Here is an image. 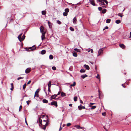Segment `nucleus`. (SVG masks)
I'll return each instance as SVG.
<instances>
[{"label": "nucleus", "instance_id": "f257e3e1", "mask_svg": "<svg viewBox=\"0 0 131 131\" xmlns=\"http://www.w3.org/2000/svg\"><path fill=\"white\" fill-rule=\"evenodd\" d=\"M39 122V125L40 126L41 125L42 128L44 130L45 129L46 126L48 124V123L45 120H44L42 122V121L41 119L40 118H39L37 121V122Z\"/></svg>", "mask_w": 131, "mask_h": 131}, {"label": "nucleus", "instance_id": "f03ea898", "mask_svg": "<svg viewBox=\"0 0 131 131\" xmlns=\"http://www.w3.org/2000/svg\"><path fill=\"white\" fill-rule=\"evenodd\" d=\"M97 2H101V5H107L108 3V2L106 0H97Z\"/></svg>", "mask_w": 131, "mask_h": 131}, {"label": "nucleus", "instance_id": "7ed1b4c3", "mask_svg": "<svg viewBox=\"0 0 131 131\" xmlns=\"http://www.w3.org/2000/svg\"><path fill=\"white\" fill-rule=\"evenodd\" d=\"M36 48V47L35 46H33L32 47H29L28 48H25V49H26V50L27 51H30V50H29V49H30L31 50H35Z\"/></svg>", "mask_w": 131, "mask_h": 131}, {"label": "nucleus", "instance_id": "20e7f679", "mask_svg": "<svg viewBox=\"0 0 131 131\" xmlns=\"http://www.w3.org/2000/svg\"><path fill=\"white\" fill-rule=\"evenodd\" d=\"M39 91V89H37L36 91L35 92L34 97H38V93Z\"/></svg>", "mask_w": 131, "mask_h": 131}, {"label": "nucleus", "instance_id": "39448f33", "mask_svg": "<svg viewBox=\"0 0 131 131\" xmlns=\"http://www.w3.org/2000/svg\"><path fill=\"white\" fill-rule=\"evenodd\" d=\"M51 105L55 106L56 107L58 106L57 103L56 101H53L51 103Z\"/></svg>", "mask_w": 131, "mask_h": 131}, {"label": "nucleus", "instance_id": "423d86ee", "mask_svg": "<svg viewBox=\"0 0 131 131\" xmlns=\"http://www.w3.org/2000/svg\"><path fill=\"white\" fill-rule=\"evenodd\" d=\"M104 47L100 49L98 51V56H99L103 53V50L104 49Z\"/></svg>", "mask_w": 131, "mask_h": 131}, {"label": "nucleus", "instance_id": "0eeeda50", "mask_svg": "<svg viewBox=\"0 0 131 131\" xmlns=\"http://www.w3.org/2000/svg\"><path fill=\"white\" fill-rule=\"evenodd\" d=\"M31 68H28L26 69L25 70V72L26 73H29L31 71Z\"/></svg>", "mask_w": 131, "mask_h": 131}, {"label": "nucleus", "instance_id": "6e6552de", "mask_svg": "<svg viewBox=\"0 0 131 131\" xmlns=\"http://www.w3.org/2000/svg\"><path fill=\"white\" fill-rule=\"evenodd\" d=\"M89 1L90 3L93 6H96V4L95 3L94 0H89Z\"/></svg>", "mask_w": 131, "mask_h": 131}, {"label": "nucleus", "instance_id": "1a4fd4ad", "mask_svg": "<svg viewBox=\"0 0 131 131\" xmlns=\"http://www.w3.org/2000/svg\"><path fill=\"white\" fill-rule=\"evenodd\" d=\"M78 109L79 110H81L82 109H85V108L84 106H82L81 105H80V106H79L78 107Z\"/></svg>", "mask_w": 131, "mask_h": 131}, {"label": "nucleus", "instance_id": "9d476101", "mask_svg": "<svg viewBox=\"0 0 131 131\" xmlns=\"http://www.w3.org/2000/svg\"><path fill=\"white\" fill-rule=\"evenodd\" d=\"M120 47L123 49H125V46L124 44H120L119 45Z\"/></svg>", "mask_w": 131, "mask_h": 131}, {"label": "nucleus", "instance_id": "9b49d317", "mask_svg": "<svg viewBox=\"0 0 131 131\" xmlns=\"http://www.w3.org/2000/svg\"><path fill=\"white\" fill-rule=\"evenodd\" d=\"M40 30L41 32H44V27L43 26H41L40 27Z\"/></svg>", "mask_w": 131, "mask_h": 131}, {"label": "nucleus", "instance_id": "f8f14e48", "mask_svg": "<svg viewBox=\"0 0 131 131\" xmlns=\"http://www.w3.org/2000/svg\"><path fill=\"white\" fill-rule=\"evenodd\" d=\"M57 96V95L56 94L52 95L51 97V100H52L53 99H55L56 97Z\"/></svg>", "mask_w": 131, "mask_h": 131}, {"label": "nucleus", "instance_id": "ddd939ff", "mask_svg": "<svg viewBox=\"0 0 131 131\" xmlns=\"http://www.w3.org/2000/svg\"><path fill=\"white\" fill-rule=\"evenodd\" d=\"M25 36V35H23L21 37V39L20 38V41H19L20 42H22L24 39Z\"/></svg>", "mask_w": 131, "mask_h": 131}, {"label": "nucleus", "instance_id": "4468645a", "mask_svg": "<svg viewBox=\"0 0 131 131\" xmlns=\"http://www.w3.org/2000/svg\"><path fill=\"white\" fill-rule=\"evenodd\" d=\"M77 21L76 18L75 17L73 19V22L74 24H75L76 23Z\"/></svg>", "mask_w": 131, "mask_h": 131}, {"label": "nucleus", "instance_id": "2eb2a0df", "mask_svg": "<svg viewBox=\"0 0 131 131\" xmlns=\"http://www.w3.org/2000/svg\"><path fill=\"white\" fill-rule=\"evenodd\" d=\"M51 81H50L48 83V88H50L51 86Z\"/></svg>", "mask_w": 131, "mask_h": 131}, {"label": "nucleus", "instance_id": "dca6fc26", "mask_svg": "<svg viewBox=\"0 0 131 131\" xmlns=\"http://www.w3.org/2000/svg\"><path fill=\"white\" fill-rule=\"evenodd\" d=\"M61 95L62 96L64 97L66 95V94L63 92H62L61 93Z\"/></svg>", "mask_w": 131, "mask_h": 131}, {"label": "nucleus", "instance_id": "f3484780", "mask_svg": "<svg viewBox=\"0 0 131 131\" xmlns=\"http://www.w3.org/2000/svg\"><path fill=\"white\" fill-rule=\"evenodd\" d=\"M22 34V33L21 34L18 36V39L19 41H20V38H21Z\"/></svg>", "mask_w": 131, "mask_h": 131}, {"label": "nucleus", "instance_id": "a211bd4d", "mask_svg": "<svg viewBox=\"0 0 131 131\" xmlns=\"http://www.w3.org/2000/svg\"><path fill=\"white\" fill-rule=\"evenodd\" d=\"M46 52V51L45 50H43L41 51V54H42L43 55L45 54Z\"/></svg>", "mask_w": 131, "mask_h": 131}, {"label": "nucleus", "instance_id": "6ab92c4d", "mask_svg": "<svg viewBox=\"0 0 131 131\" xmlns=\"http://www.w3.org/2000/svg\"><path fill=\"white\" fill-rule=\"evenodd\" d=\"M84 66L87 69L89 70L90 69V67L88 65L85 64Z\"/></svg>", "mask_w": 131, "mask_h": 131}, {"label": "nucleus", "instance_id": "aec40b11", "mask_svg": "<svg viewBox=\"0 0 131 131\" xmlns=\"http://www.w3.org/2000/svg\"><path fill=\"white\" fill-rule=\"evenodd\" d=\"M11 88H10V90L11 91H13L14 88L13 84V83H11Z\"/></svg>", "mask_w": 131, "mask_h": 131}, {"label": "nucleus", "instance_id": "412c9836", "mask_svg": "<svg viewBox=\"0 0 131 131\" xmlns=\"http://www.w3.org/2000/svg\"><path fill=\"white\" fill-rule=\"evenodd\" d=\"M48 25H49V27L50 28H51L52 27V26H51L52 23H51L50 22H49V21H48Z\"/></svg>", "mask_w": 131, "mask_h": 131}, {"label": "nucleus", "instance_id": "4be33fe9", "mask_svg": "<svg viewBox=\"0 0 131 131\" xmlns=\"http://www.w3.org/2000/svg\"><path fill=\"white\" fill-rule=\"evenodd\" d=\"M43 102L44 103H48V101L46 99H44L43 100Z\"/></svg>", "mask_w": 131, "mask_h": 131}, {"label": "nucleus", "instance_id": "5701e85b", "mask_svg": "<svg viewBox=\"0 0 131 131\" xmlns=\"http://www.w3.org/2000/svg\"><path fill=\"white\" fill-rule=\"evenodd\" d=\"M87 75L86 74H85L83 75H82L81 77L83 79L85 78V77H87Z\"/></svg>", "mask_w": 131, "mask_h": 131}, {"label": "nucleus", "instance_id": "b1692460", "mask_svg": "<svg viewBox=\"0 0 131 131\" xmlns=\"http://www.w3.org/2000/svg\"><path fill=\"white\" fill-rule=\"evenodd\" d=\"M115 23L117 24L120 23H121V21L120 20H117L115 21Z\"/></svg>", "mask_w": 131, "mask_h": 131}, {"label": "nucleus", "instance_id": "393cba45", "mask_svg": "<svg viewBox=\"0 0 131 131\" xmlns=\"http://www.w3.org/2000/svg\"><path fill=\"white\" fill-rule=\"evenodd\" d=\"M76 84V82H74L73 84H71L70 85V86L71 87L74 86H75Z\"/></svg>", "mask_w": 131, "mask_h": 131}, {"label": "nucleus", "instance_id": "a878e982", "mask_svg": "<svg viewBox=\"0 0 131 131\" xmlns=\"http://www.w3.org/2000/svg\"><path fill=\"white\" fill-rule=\"evenodd\" d=\"M74 50L78 52H80V50L79 49L77 48H75Z\"/></svg>", "mask_w": 131, "mask_h": 131}, {"label": "nucleus", "instance_id": "bb28decb", "mask_svg": "<svg viewBox=\"0 0 131 131\" xmlns=\"http://www.w3.org/2000/svg\"><path fill=\"white\" fill-rule=\"evenodd\" d=\"M73 55L75 57H77V54L76 52H74L73 53Z\"/></svg>", "mask_w": 131, "mask_h": 131}, {"label": "nucleus", "instance_id": "cd10ccee", "mask_svg": "<svg viewBox=\"0 0 131 131\" xmlns=\"http://www.w3.org/2000/svg\"><path fill=\"white\" fill-rule=\"evenodd\" d=\"M107 11V10L105 9H104L102 11V13L103 14H104L106 13Z\"/></svg>", "mask_w": 131, "mask_h": 131}, {"label": "nucleus", "instance_id": "c85d7f7f", "mask_svg": "<svg viewBox=\"0 0 131 131\" xmlns=\"http://www.w3.org/2000/svg\"><path fill=\"white\" fill-rule=\"evenodd\" d=\"M90 107H91V109H95L96 107V106H90Z\"/></svg>", "mask_w": 131, "mask_h": 131}, {"label": "nucleus", "instance_id": "c756f323", "mask_svg": "<svg viewBox=\"0 0 131 131\" xmlns=\"http://www.w3.org/2000/svg\"><path fill=\"white\" fill-rule=\"evenodd\" d=\"M53 56L52 55H50L49 56V58L50 59H53Z\"/></svg>", "mask_w": 131, "mask_h": 131}, {"label": "nucleus", "instance_id": "7c9ffc66", "mask_svg": "<svg viewBox=\"0 0 131 131\" xmlns=\"http://www.w3.org/2000/svg\"><path fill=\"white\" fill-rule=\"evenodd\" d=\"M46 11H42V14L43 15H45L46 14Z\"/></svg>", "mask_w": 131, "mask_h": 131}, {"label": "nucleus", "instance_id": "2f4dec72", "mask_svg": "<svg viewBox=\"0 0 131 131\" xmlns=\"http://www.w3.org/2000/svg\"><path fill=\"white\" fill-rule=\"evenodd\" d=\"M69 11V8H67L66 9H65V12L67 13Z\"/></svg>", "mask_w": 131, "mask_h": 131}, {"label": "nucleus", "instance_id": "473e14b6", "mask_svg": "<svg viewBox=\"0 0 131 131\" xmlns=\"http://www.w3.org/2000/svg\"><path fill=\"white\" fill-rule=\"evenodd\" d=\"M111 21V19H107L106 20V23H110Z\"/></svg>", "mask_w": 131, "mask_h": 131}, {"label": "nucleus", "instance_id": "72a5a7b5", "mask_svg": "<svg viewBox=\"0 0 131 131\" xmlns=\"http://www.w3.org/2000/svg\"><path fill=\"white\" fill-rule=\"evenodd\" d=\"M70 29L71 31H74V28L72 27H70Z\"/></svg>", "mask_w": 131, "mask_h": 131}, {"label": "nucleus", "instance_id": "f704fd0d", "mask_svg": "<svg viewBox=\"0 0 131 131\" xmlns=\"http://www.w3.org/2000/svg\"><path fill=\"white\" fill-rule=\"evenodd\" d=\"M85 70L84 69H81L80 71V72L82 73L85 72Z\"/></svg>", "mask_w": 131, "mask_h": 131}, {"label": "nucleus", "instance_id": "c9c22d12", "mask_svg": "<svg viewBox=\"0 0 131 131\" xmlns=\"http://www.w3.org/2000/svg\"><path fill=\"white\" fill-rule=\"evenodd\" d=\"M74 127H75L77 128L78 129H80V126L79 125H77L75 126Z\"/></svg>", "mask_w": 131, "mask_h": 131}, {"label": "nucleus", "instance_id": "e433bc0d", "mask_svg": "<svg viewBox=\"0 0 131 131\" xmlns=\"http://www.w3.org/2000/svg\"><path fill=\"white\" fill-rule=\"evenodd\" d=\"M26 87V84L25 83L23 86V89H24Z\"/></svg>", "mask_w": 131, "mask_h": 131}, {"label": "nucleus", "instance_id": "4c0bfd02", "mask_svg": "<svg viewBox=\"0 0 131 131\" xmlns=\"http://www.w3.org/2000/svg\"><path fill=\"white\" fill-rule=\"evenodd\" d=\"M77 96H75L74 98V101H76L77 100Z\"/></svg>", "mask_w": 131, "mask_h": 131}, {"label": "nucleus", "instance_id": "58836bf2", "mask_svg": "<svg viewBox=\"0 0 131 131\" xmlns=\"http://www.w3.org/2000/svg\"><path fill=\"white\" fill-rule=\"evenodd\" d=\"M63 14L64 16H66L68 14L66 12H64L63 13Z\"/></svg>", "mask_w": 131, "mask_h": 131}, {"label": "nucleus", "instance_id": "ea45409f", "mask_svg": "<svg viewBox=\"0 0 131 131\" xmlns=\"http://www.w3.org/2000/svg\"><path fill=\"white\" fill-rule=\"evenodd\" d=\"M71 125V124L70 123H68L66 125H67V126L68 127H69V126H70Z\"/></svg>", "mask_w": 131, "mask_h": 131}, {"label": "nucleus", "instance_id": "a19ab883", "mask_svg": "<svg viewBox=\"0 0 131 131\" xmlns=\"http://www.w3.org/2000/svg\"><path fill=\"white\" fill-rule=\"evenodd\" d=\"M95 103H89V106H92V105L94 104H95Z\"/></svg>", "mask_w": 131, "mask_h": 131}, {"label": "nucleus", "instance_id": "79ce46f5", "mask_svg": "<svg viewBox=\"0 0 131 131\" xmlns=\"http://www.w3.org/2000/svg\"><path fill=\"white\" fill-rule=\"evenodd\" d=\"M98 9L99 11H101L102 9V8L101 7H99L98 8Z\"/></svg>", "mask_w": 131, "mask_h": 131}, {"label": "nucleus", "instance_id": "37998d69", "mask_svg": "<svg viewBox=\"0 0 131 131\" xmlns=\"http://www.w3.org/2000/svg\"><path fill=\"white\" fill-rule=\"evenodd\" d=\"M52 69L54 70H55L56 69V68L55 66L52 67Z\"/></svg>", "mask_w": 131, "mask_h": 131}, {"label": "nucleus", "instance_id": "c03bdc74", "mask_svg": "<svg viewBox=\"0 0 131 131\" xmlns=\"http://www.w3.org/2000/svg\"><path fill=\"white\" fill-rule=\"evenodd\" d=\"M108 27L107 26H106V27H105V28H104V29H103V31L105 29H108Z\"/></svg>", "mask_w": 131, "mask_h": 131}, {"label": "nucleus", "instance_id": "a18cd8bd", "mask_svg": "<svg viewBox=\"0 0 131 131\" xmlns=\"http://www.w3.org/2000/svg\"><path fill=\"white\" fill-rule=\"evenodd\" d=\"M96 77L98 79H99L100 81V78L99 77V75L98 74L97 76H96Z\"/></svg>", "mask_w": 131, "mask_h": 131}, {"label": "nucleus", "instance_id": "49530a36", "mask_svg": "<svg viewBox=\"0 0 131 131\" xmlns=\"http://www.w3.org/2000/svg\"><path fill=\"white\" fill-rule=\"evenodd\" d=\"M57 23L59 24H61V22L59 20H57Z\"/></svg>", "mask_w": 131, "mask_h": 131}, {"label": "nucleus", "instance_id": "de8ad7c7", "mask_svg": "<svg viewBox=\"0 0 131 131\" xmlns=\"http://www.w3.org/2000/svg\"><path fill=\"white\" fill-rule=\"evenodd\" d=\"M41 38L42 40H43L45 38V36H41Z\"/></svg>", "mask_w": 131, "mask_h": 131}, {"label": "nucleus", "instance_id": "09e8293b", "mask_svg": "<svg viewBox=\"0 0 131 131\" xmlns=\"http://www.w3.org/2000/svg\"><path fill=\"white\" fill-rule=\"evenodd\" d=\"M118 16H120L121 17H122V14H121L120 13H119V14H118Z\"/></svg>", "mask_w": 131, "mask_h": 131}, {"label": "nucleus", "instance_id": "8fccbe9b", "mask_svg": "<svg viewBox=\"0 0 131 131\" xmlns=\"http://www.w3.org/2000/svg\"><path fill=\"white\" fill-rule=\"evenodd\" d=\"M31 102L30 101H26L27 104L28 105L29 104V102Z\"/></svg>", "mask_w": 131, "mask_h": 131}, {"label": "nucleus", "instance_id": "3c124183", "mask_svg": "<svg viewBox=\"0 0 131 131\" xmlns=\"http://www.w3.org/2000/svg\"><path fill=\"white\" fill-rule=\"evenodd\" d=\"M42 34V36H45V32L44 31V32H41Z\"/></svg>", "mask_w": 131, "mask_h": 131}, {"label": "nucleus", "instance_id": "603ef678", "mask_svg": "<svg viewBox=\"0 0 131 131\" xmlns=\"http://www.w3.org/2000/svg\"><path fill=\"white\" fill-rule=\"evenodd\" d=\"M102 114L103 116H105L106 115V113L105 112L103 113Z\"/></svg>", "mask_w": 131, "mask_h": 131}, {"label": "nucleus", "instance_id": "864d4df0", "mask_svg": "<svg viewBox=\"0 0 131 131\" xmlns=\"http://www.w3.org/2000/svg\"><path fill=\"white\" fill-rule=\"evenodd\" d=\"M22 105H20V107H19V111H20V110L22 109Z\"/></svg>", "mask_w": 131, "mask_h": 131}, {"label": "nucleus", "instance_id": "5fc2aeb1", "mask_svg": "<svg viewBox=\"0 0 131 131\" xmlns=\"http://www.w3.org/2000/svg\"><path fill=\"white\" fill-rule=\"evenodd\" d=\"M24 78L23 77H19L17 78L18 80H19L20 79H23Z\"/></svg>", "mask_w": 131, "mask_h": 131}, {"label": "nucleus", "instance_id": "6e6d98bb", "mask_svg": "<svg viewBox=\"0 0 131 131\" xmlns=\"http://www.w3.org/2000/svg\"><path fill=\"white\" fill-rule=\"evenodd\" d=\"M25 122L26 124L27 125H28V124L27 123V121H26V118H25Z\"/></svg>", "mask_w": 131, "mask_h": 131}, {"label": "nucleus", "instance_id": "4d7b16f0", "mask_svg": "<svg viewBox=\"0 0 131 131\" xmlns=\"http://www.w3.org/2000/svg\"><path fill=\"white\" fill-rule=\"evenodd\" d=\"M31 82V80H29L27 82V84H30V83Z\"/></svg>", "mask_w": 131, "mask_h": 131}, {"label": "nucleus", "instance_id": "13d9d810", "mask_svg": "<svg viewBox=\"0 0 131 131\" xmlns=\"http://www.w3.org/2000/svg\"><path fill=\"white\" fill-rule=\"evenodd\" d=\"M60 93H61V91H59V92H58L57 94L56 95H57V96L58 95H60Z\"/></svg>", "mask_w": 131, "mask_h": 131}, {"label": "nucleus", "instance_id": "bf43d9fd", "mask_svg": "<svg viewBox=\"0 0 131 131\" xmlns=\"http://www.w3.org/2000/svg\"><path fill=\"white\" fill-rule=\"evenodd\" d=\"M98 92H99V98L100 99V91L99 90L98 91Z\"/></svg>", "mask_w": 131, "mask_h": 131}, {"label": "nucleus", "instance_id": "052dcab7", "mask_svg": "<svg viewBox=\"0 0 131 131\" xmlns=\"http://www.w3.org/2000/svg\"><path fill=\"white\" fill-rule=\"evenodd\" d=\"M90 50V51H91V53H93V49H91Z\"/></svg>", "mask_w": 131, "mask_h": 131}, {"label": "nucleus", "instance_id": "680f3d73", "mask_svg": "<svg viewBox=\"0 0 131 131\" xmlns=\"http://www.w3.org/2000/svg\"><path fill=\"white\" fill-rule=\"evenodd\" d=\"M48 91L50 92H51L50 88H48Z\"/></svg>", "mask_w": 131, "mask_h": 131}, {"label": "nucleus", "instance_id": "e2e57ef3", "mask_svg": "<svg viewBox=\"0 0 131 131\" xmlns=\"http://www.w3.org/2000/svg\"><path fill=\"white\" fill-rule=\"evenodd\" d=\"M80 129H84V127H82L80 126Z\"/></svg>", "mask_w": 131, "mask_h": 131}, {"label": "nucleus", "instance_id": "0e129e2a", "mask_svg": "<svg viewBox=\"0 0 131 131\" xmlns=\"http://www.w3.org/2000/svg\"><path fill=\"white\" fill-rule=\"evenodd\" d=\"M80 102L81 104H83V101L81 100H80Z\"/></svg>", "mask_w": 131, "mask_h": 131}, {"label": "nucleus", "instance_id": "69168bd1", "mask_svg": "<svg viewBox=\"0 0 131 131\" xmlns=\"http://www.w3.org/2000/svg\"><path fill=\"white\" fill-rule=\"evenodd\" d=\"M44 117V115H42L41 117V118H43Z\"/></svg>", "mask_w": 131, "mask_h": 131}, {"label": "nucleus", "instance_id": "338daca9", "mask_svg": "<svg viewBox=\"0 0 131 131\" xmlns=\"http://www.w3.org/2000/svg\"><path fill=\"white\" fill-rule=\"evenodd\" d=\"M69 106L70 107H72V104H69Z\"/></svg>", "mask_w": 131, "mask_h": 131}, {"label": "nucleus", "instance_id": "774afa93", "mask_svg": "<svg viewBox=\"0 0 131 131\" xmlns=\"http://www.w3.org/2000/svg\"><path fill=\"white\" fill-rule=\"evenodd\" d=\"M129 38H131V32H130V37Z\"/></svg>", "mask_w": 131, "mask_h": 131}]
</instances>
